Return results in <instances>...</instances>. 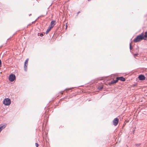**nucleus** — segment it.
Segmentation results:
<instances>
[{
    "label": "nucleus",
    "mask_w": 147,
    "mask_h": 147,
    "mask_svg": "<svg viewBox=\"0 0 147 147\" xmlns=\"http://www.w3.org/2000/svg\"><path fill=\"white\" fill-rule=\"evenodd\" d=\"M39 33H38V36H39Z\"/></svg>",
    "instance_id": "a878e982"
},
{
    "label": "nucleus",
    "mask_w": 147,
    "mask_h": 147,
    "mask_svg": "<svg viewBox=\"0 0 147 147\" xmlns=\"http://www.w3.org/2000/svg\"><path fill=\"white\" fill-rule=\"evenodd\" d=\"M7 124H2L0 125V128L2 130L3 129H4L6 127Z\"/></svg>",
    "instance_id": "0eeeda50"
},
{
    "label": "nucleus",
    "mask_w": 147,
    "mask_h": 147,
    "mask_svg": "<svg viewBox=\"0 0 147 147\" xmlns=\"http://www.w3.org/2000/svg\"><path fill=\"white\" fill-rule=\"evenodd\" d=\"M118 121H119V119L118 118H115L113 121V124L114 125L116 126V125H117V124L118 123Z\"/></svg>",
    "instance_id": "20e7f679"
},
{
    "label": "nucleus",
    "mask_w": 147,
    "mask_h": 147,
    "mask_svg": "<svg viewBox=\"0 0 147 147\" xmlns=\"http://www.w3.org/2000/svg\"><path fill=\"white\" fill-rule=\"evenodd\" d=\"M115 84V83H114V81H111L110 82H109V85H111V84Z\"/></svg>",
    "instance_id": "4468645a"
},
{
    "label": "nucleus",
    "mask_w": 147,
    "mask_h": 147,
    "mask_svg": "<svg viewBox=\"0 0 147 147\" xmlns=\"http://www.w3.org/2000/svg\"><path fill=\"white\" fill-rule=\"evenodd\" d=\"M143 39L145 40V39L144 38V34L143 33H142L140 35L137 36L134 39L133 41L135 42H140Z\"/></svg>",
    "instance_id": "f257e3e1"
},
{
    "label": "nucleus",
    "mask_w": 147,
    "mask_h": 147,
    "mask_svg": "<svg viewBox=\"0 0 147 147\" xmlns=\"http://www.w3.org/2000/svg\"><path fill=\"white\" fill-rule=\"evenodd\" d=\"M28 65H27L24 64V69L25 71H26L27 70V66Z\"/></svg>",
    "instance_id": "9d476101"
},
{
    "label": "nucleus",
    "mask_w": 147,
    "mask_h": 147,
    "mask_svg": "<svg viewBox=\"0 0 147 147\" xmlns=\"http://www.w3.org/2000/svg\"><path fill=\"white\" fill-rule=\"evenodd\" d=\"M55 24V20L52 21L51 22L50 26H54Z\"/></svg>",
    "instance_id": "1a4fd4ad"
},
{
    "label": "nucleus",
    "mask_w": 147,
    "mask_h": 147,
    "mask_svg": "<svg viewBox=\"0 0 147 147\" xmlns=\"http://www.w3.org/2000/svg\"><path fill=\"white\" fill-rule=\"evenodd\" d=\"M119 80V79H118V77H117L116 78V80H114L113 81H114V83L115 84Z\"/></svg>",
    "instance_id": "ddd939ff"
},
{
    "label": "nucleus",
    "mask_w": 147,
    "mask_h": 147,
    "mask_svg": "<svg viewBox=\"0 0 147 147\" xmlns=\"http://www.w3.org/2000/svg\"><path fill=\"white\" fill-rule=\"evenodd\" d=\"M130 45V47H129V48H130V50H131V43H130V45Z\"/></svg>",
    "instance_id": "aec40b11"
},
{
    "label": "nucleus",
    "mask_w": 147,
    "mask_h": 147,
    "mask_svg": "<svg viewBox=\"0 0 147 147\" xmlns=\"http://www.w3.org/2000/svg\"><path fill=\"white\" fill-rule=\"evenodd\" d=\"M102 88H103L102 87H98V88L100 90L102 89Z\"/></svg>",
    "instance_id": "f3484780"
},
{
    "label": "nucleus",
    "mask_w": 147,
    "mask_h": 147,
    "mask_svg": "<svg viewBox=\"0 0 147 147\" xmlns=\"http://www.w3.org/2000/svg\"><path fill=\"white\" fill-rule=\"evenodd\" d=\"M119 80V79H118V77H117L116 78V80H114L113 81H114V83L115 84Z\"/></svg>",
    "instance_id": "f8f14e48"
},
{
    "label": "nucleus",
    "mask_w": 147,
    "mask_h": 147,
    "mask_svg": "<svg viewBox=\"0 0 147 147\" xmlns=\"http://www.w3.org/2000/svg\"><path fill=\"white\" fill-rule=\"evenodd\" d=\"M1 60L0 59V67L1 66Z\"/></svg>",
    "instance_id": "412c9836"
},
{
    "label": "nucleus",
    "mask_w": 147,
    "mask_h": 147,
    "mask_svg": "<svg viewBox=\"0 0 147 147\" xmlns=\"http://www.w3.org/2000/svg\"><path fill=\"white\" fill-rule=\"evenodd\" d=\"M138 78L140 80H143L145 79V76L143 75H139Z\"/></svg>",
    "instance_id": "39448f33"
},
{
    "label": "nucleus",
    "mask_w": 147,
    "mask_h": 147,
    "mask_svg": "<svg viewBox=\"0 0 147 147\" xmlns=\"http://www.w3.org/2000/svg\"><path fill=\"white\" fill-rule=\"evenodd\" d=\"M35 145L36 146V147H38L39 145L38 143H35Z\"/></svg>",
    "instance_id": "a211bd4d"
},
{
    "label": "nucleus",
    "mask_w": 147,
    "mask_h": 147,
    "mask_svg": "<svg viewBox=\"0 0 147 147\" xmlns=\"http://www.w3.org/2000/svg\"><path fill=\"white\" fill-rule=\"evenodd\" d=\"M28 59H27L24 62V64L28 65Z\"/></svg>",
    "instance_id": "9b49d317"
},
{
    "label": "nucleus",
    "mask_w": 147,
    "mask_h": 147,
    "mask_svg": "<svg viewBox=\"0 0 147 147\" xmlns=\"http://www.w3.org/2000/svg\"><path fill=\"white\" fill-rule=\"evenodd\" d=\"M140 144H141L140 143L136 144V145L137 146H140Z\"/></svg>",
    "instance_id": "dca6fc26"
},
{
    "label": "nucleus",
    "mask_w": 147,
    "mask_h": 147,
    "mask_svg": "<svg viewBox=\"0 0 147 147\" xmlns=\"http://www.w3.org/2000/svg\"><path fill=\"white\" fill-rule=\"evenodd\" d=\"M16 76L13 74H11L9 77V80L11 82L13 81L16 79Z\"/></svg>",
    "instance_id": "7ed1b4c3"
},
{
    "label": "nucleus",
    "mask_w": 147,
    "mask_h": 147,
    "mask_svg": "<svg viewBox=\"0 0 147 147\" xmlns=\"http://www.w3.org/2000/svg\"><path fill=\"white\" fill-rule=\"evenodd\" d=\"M11 103V101L10 99L6 98L4 99L3 100V104L5 105H9Z\"/></svg>",
    "instance_id": "f03ea898"
},
{
    "label": "nucleus",
    "mask_w": 147,
    "mask_h": 147,
    "mask_svg": "<svg viewBox=\"0 0 147 147\" xmlns=\"http://www.w3.org/2000/svg\"><path fill=\"white\" fill-rule=\"evenodd\" d=\"M137 55V54H135L134 55V56H136Z\"/></svg>",
    "instance_id": "5701e85b"
},
{
    "label": "nucleus",
    "mask_w": 147,
    "mask_h": 147,
    "mask_svg": "<svg viewBox=\"0 0 147 147\" xmlns=\"http://www.w3.org/2000/svg\"><path fill=\"white\" fill-rule=\"evenodd\" d=\"M1 131H2L1 129V128H0V132Z\"/></svg>",
    "instance_id": "b1692460"
},
{
    "label": "nucleus",
    "mask_w": 147,
    "mask_h": 147,
    "mask_svg": "<svg viewBox=\"0 0 147 147\" xmlns=\"http://www.w3.org/2000/svg\"><path fill=\"white\" fill-rule=\"evenodd\" d=\"M144 38L146 37L147 38V32H145V35H144Z\"/></svg>",
    "instance_id": "2eb2a0df"
},
{
    "label": "nucleus",
    "mask_w": 147,
    "mask_h": 147,
    "mask_svg": "<svg viewBox=\"0 0 147 147\" xmlns=\"http://www.w3.org/2000/svg\"><path fill=\"white\" fill-rule=\"evenodd\" d=\"M118 79H119V80H120L122 81H124L125 80V78L122 76L118 77Z\"/></svg>",
    "instance_id": "6e6552de"
},
{
    "label": "nucleus",
    "mask_w": 147,
    "mask_h": 147,
    "mask_svg": "<svg viewBox=\"0 0 147 147\" xmlns=\"http://www.w3.org/2000/svg\"><path fill=\"white\" fill-rule=\"evenodd\" d=\"M54 26H49L45 32V34H47L48 32L51 30V29Z\"/></svg>",
    "instance_id": "423d86ee"
},
{
    "label": "nucleus",
    "mask_w": 147,
    "mask_h": 147,
    "mask_svg": "<svg viewBox=\"0 0 147 147\" xmlns=\"http://www.w3.org/2000/svg\"><path fill=\"white\" fill-rule=\"evenodd\" d=\"M80 12V11H78V13H77V15H78V14Z\"/></svg>",
    "instance_id": "4be33fe9"
},
{
    "label": "nucleus",
    "mask_w": 147,
    "mask_h": 147,
    "mask_svg": "<svg viewBox=\"0 0 147 147\" xmlns=\"http://www.w3.org/2000/svg\"><path fill=\"white\" fill-rule=\"evenodd\" d=\"M31 15V14H29V16H30Z\"/></svg>",
    "instance_id": "393cba45"
},
{
    "label": "nucleus",
    "mask_w": 147,
    "mask_h": 147,
    "mask_svg": "<svg viewBox=\"0 0 147 147\" xmlns=\"http://www.w3.org/2000/svg\"><path fill=\"white\" fill-rule=\"evenodd\" d=\"M43 36V33H41L40 34V36Z\"/></svg>",
    "instance_id": "6ab92c4d"
}]
</instances>
